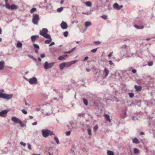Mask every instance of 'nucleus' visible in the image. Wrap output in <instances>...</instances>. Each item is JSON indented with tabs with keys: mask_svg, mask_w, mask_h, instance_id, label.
Returning a JSON list of instances; mask_svg holds the SVG:
<instances>
[{
	"mask_svg": "<svg viewBox=\"0 0 155 155\" xmlns=\"http://www.w3.org/2000/svg\"><path fill=\"white\" fill-rule=\"evenodd\" d=\"M132 72H133V73H135L136 72V70L134 69H133L132 70Z\"/></svg>",
	"mask_w": 155,
	"mask_h": 155,
	"instance_id": "58",
	"label": "nucleus"
},
{
	"mask_svg": "<svg viewBox=\"0 0 155 155\" xmlns=\"http://www.w3.org/2000/svg\"><path fill=\"white\" fill-rule=\"evenodd\" d=\"M25 105H26V106H30V105L28 104V103H25Z\"/></svg>",
	"mask_w": 155,
	"mask_h": 155,
	"instance_id": "64",
	"label": "nucleus"
},
{
	"mask_svg": "<svg viewBox=\"0 0 155 155\" xmlns=\"http://www.w3.org/2000/svg\"><path fill=\"white\" fill-rule=\"evenodd\" d=\"M20 143L21 145H22L24 147L26 145V144L25 143H24L22 142H20Z\"/></svg>",
	"mask_w": 155,
	"mask_h": 155,
	"instance_id": "40",
	"label": "nucleus"
},
{
	"mask_svg": "<svg viewBox=\"0 0 155 155\" xmlns=\"http://www.w3.org/2000/svg\"><path fill=\"white\" fill-rule=\"evenodd\" d=\"M54 139L56 141V142L57 144H58V138L57 137H54Z\"/></svg>",
	"mask_w": 155,
	"mask_h": 155,
	"instance_id": "41",
	"label": "nucleus"
},
{
	"mask_svg": "<svg viewBox=\"0 0 155 155\" xmlns=\"http://www.w3.org/2000/svg\"><path fill=\"white\" fill-rule=\"evenodd\" d=\"M113 53V52H111L108 55V57H110L112 55V54Z\"/></svg>",
	"mask_w": 155,
	"mask_h": 155,
	"instance_id": "52",
	"label": "nucleus"
},
{
	"mask_svg": "<svg viewBox=\"0 0 155 155\" xmlns=\"http://www.w3.org/2000/svg\"><path fill=\"white\" fill-rule=\"evenodd\" d=\"M32 21L35 25H38L39 18L38 15L34 14L32 16Z\"/></svg>",
	"mask_w": 155,
	"mask_h": 155,
	"instance_id": "3",
	"label": "nucleus"
},
{
	"mask_svg": "<svg viewBox=\"0 0 155 155\" xmlns=\"http://www.w3.org/2000/svg\"><path fill=\"white\" fill-rule=\"evenodd\" d=\"M41 132L43 136L45 138L47 137L49 135H54L52 131L48 129H43Z\"/></svg>",
	"mask_w": 155,
	"mask_h": 155,
	"instance_id": "1",
	"label": "nucleus"
},
{
	"mask_svg": "<svg viewBox=\"0 0 155 155\" xmlns=\"http://www.w3.org/2000/svg\"><path fill=\"white\" fill-rule=\"evenodd\" d=\"M65 67V63H61L60 65V68L61 70H62L63 68H64Z\"/></svg>",
	"mask_w": 155,
	"mask_h": 155,
	"instance_id": "19",
	"label": "nucleus"
},
{
	"mask_svg": "<svg viewBox=\"0 0 155 155\" xmlns=\"http://www.w3.org/2000/svg\"><path fill=\"white\" fill-rule=\"evenodd\" d=\"M91 25V23L90 21H87L85 23V26L86 27H88L90 26Z\"/></svg>",
	"mask_w": 155,
	"mask_h": 155,
	"instance_id": "26",
	"label": "nucleus"
},
{
	"mask_svg": "<svg viewBox=\"0 0 155 155\" xmlns=\"http://www.w3.org/2000/svg\"><path fill=\"white\" fill-rule=\"evenodd\" d=\"M12 121L16 124L21 123V121L18 118L15 117H12Z\"/></svg>",
	"mask_w": 155,
	"mask_h": 155,
	"instance_id": "7",
	"label": "nucleus"
},
{
	"mask_svg": "<svg viewBox=\"0 0 155 155\" xmlns=\"http://www.w3.org/2000/svg\"><path fill=\"white\" fill-rule=\"evenodd\" d=\"M88 59V57L87 56H86L84 58L83 61H86V60H87Z\"/></svg>",
	"mask_w": 155,
	"mask_h": 155,
	"instance_id": "53",
	"label": "nucleus"
},
{
	"mask_svg": "<svg viewBox=\"0 0 155 155\" xmlns=\"http://www.w3.org/2000/svg\"><path fill=\"white\" fill-rule=\"evenodd\" d=\"M40 64L39 63H37V66L38 67H39L40 66Z\"/></svg>",
	"mask_w": 155,
	"mask_h": 155,
	"instance_id": "63",
	"label": "nucleus"
},
{
	"mask_svg": "<svg viewBox=\"0 0 155 155\" xmlns=\"http://www.w3.org/2000/svg\"><path fill=\"white\" fill-rule=\"evenodd\" d=\"M29 83L31 84H36L38 83V80L36 78L33 77L32 78H30L29 79H27Z\"/></svg>",
	"mask_w": 155,
	"mask_h": 155,
	"instance_id": "6",
	"label": "nucleus"
},
{
	"mask_svg": "<svg viewBox=\"0 0 155 155\" xmlns=\"http://www.w3.org/2000/svg\"><path fill=\"white\" fill-rule=\"evenodd\" d=\"M52 113H50V112H48V113H45V114H45V115H47V116H49V115H51Z\"/></svg>",
	"mask_w": 155,
	"mask_h": 155,
	"instance_id": "44",
	"label": "nucleus"
},
{
	"mask_svg": "<svg viewBox=\"0 0 155 155\" xmlns=\"http://www.w3.org/2000/svg\"><path fill=\"white\" fill-rule=\"evenodd\" d=\"M67 56V55L64 54V55L59 57V60H63L66 59L65 57Z\"/></svg>",
	"mask_w": 155,
	"mask_h": 155,
	"instance_id": "15",
	"label": "nucleus"
},
{
	"mask_svg": "<svg viewBox=\"0 0 155 155\" xmlns=\"http://www.w3.org/2000/svg\"><path fill=\"white\" fill-rule=\"evenodd\" d=\"M54 62L48 63L46 61L44 64V67L45 69L47 70L51 68L54 65Z\"/></svg>",
	"mask_w": 155,
	"mask_h": 155,
	"instance_id": "4",
	"label": "nucleus"
},
{
	"mask_svg": "<svg viewBox=\"0 0 155 155\" xmlns=\"http://www.w3.org/2000/svg\"><path fill=\"white\" fill-rule=\"evenodd\" d=\"M36 111H39L40 110V108H36L35 109Z\"/></svg>",
	"mask_w": 155,
	"mask_h": 155,
	"instance_id": "54",
	"label": "nucleus"
},
{
	"mask_svg": "<svg viewBox=\"0 0 155 155\" xmlns=\"http://www.w3.org/2000/svg\"><path fill=\"white\" fill-rule=\"evenodd\" d=\"M85 4L87 6H91L92 5L91 3L89 1L86 2H85Z\"/></svg>",
	"mask_w": 155,
	"mask_h": 155,
	"instance_id": "23",
	"label": "nucleus"
},
{
	"mask_svg": "<svg viewBox=\"0 0 155 155\" xmlns=\"http://www.w3.org/2000/svg\"><path fill=\"white\" fill-rule=\"evenodd\" d=\"M153 64V62L152 61H150L148 62V65L149 66H151Z\"/></svg>",
	"mask_w": 155,
	"mask_h": 155,
	"instance_id": "46",
	"label": "nucleus"
},
{
	"mask_svg": "<svg viewBox=\"0 0 155 155\" xmlns=\"http://www.w3.org/2000/svg\"><path fill=\"white\" fill-rule=\"evenodd\" d=\"M61 26L62 29H66L68 28V25L65 22L63 21L61 24Z\"/></svg>",
	"mask_w": 155,
	"mask_h": 155,
	"instance_id": "10",
	"label": "nucleus"
},
{
	"mask_svg": "<svg viewBox=\"0 0 155 155\" xmlns=\"http://www.w3.org/2000/svg\"><path fill=\"white\" fill-rule=\"evenodd\" d=\"M113 7L114 9L119 10L123 7V6H119L117 3H115L114 4Z\"/></svg>",
	"mask_w": 155,
	"mask_h": 155,
	"instance_id": "11",
	"label": "nucleus"
},
{
	"mask_svg": "<svg viewBox=\"0 0 155 155\" xmlns=\"http://www.w3.org/2000/svg\"><path fill=\"white\" fill-rule=\"evenodd\" d=\"M36 10V8H32L30 11V12L31 13H33Z\"/></svg>",
	"mask_w": 155,
	"mask_h": 155,
	"instance_id": "33",
	"label": "nucleus"
},
{
	"mask_svg": "<svg viewBox=\"0 0 155 155\" xmlns=\"http://www.w3.org/2000/svg\"><path fill=\"white\" fill-rule=\"evenodd\" d=\"M4 6L8 9L11 10H16L18 8V6L15 4H12L10 6L9 4H7L5 5Z\"/></svg>",
	"mask_w": 155,
	"mask_h": 155,
	"instance_id": "5",
	"label": "nucleus"
},
{
	"mask_svg": "<svg viewBox=\"0 0 155 155\" xmlns=\"http://www.w3.org/2000/svg\"><path fill=\"white\" fill-rule=\"evenodd\" d=\"M98 128V127L97 126H95L94 127V131H96Z\"/></svg>",
	"mask_w": 155,
	"mask_h": 155,
	"instance_id": "38",
	"label": "nucleus"
},
{
	"mask_svg": "<svg viewBox=\"0 0 155 155\" xmlns=\"http://www.w3.org/2000/svg\"><path fill=\"white\" fill-rule=\"evenodd\" d=\"M5 62L4 61H0V70H2L4 67Z\"/></svg>",
	"mask_w": 155,
	"mask_h": 155,
	"instance_id": "12",
	"label": "nucleus"
},
{
	"mask_svg": "<svg viewBox=\"0 0 155 155\" xmlns=\"http://www.w3.org/2000/svg\"><path fill=\"white\" fill-rule=\"evenodd\" d=\"M37 122H35L33 123H32V124L33 125H37Z\"/></svg>",
	"mask_w": 155,
	"mask_h": 155,
	"instance_id": "57",
	"label": "nucleus"
},
{
	"mask_svg": "<svg viewBox=\"0 0 155 155\" xmlns=\"http://www.w3.org/2000/svg\"><path fill=\"white\" fill-rule=\"evenodd\" d=\"M75 49V48H74L73 49H71V50L68 51H67V52H64V53L65 54H70V53H71L73 51H74V49Z\"/></svg>",
	"mask_w": 155,
	"mask_h": 155,
	"instance_id": "29",
	"label": "nucleus"
},
{
	"mask_svg": "<svg viewBox=\"0 0 155 155\" xmlns=\"http://www.w3.org/2000/svg\"><path fill=\"white\" fill-rule=\"evenodd\" d=\"M52 41L51 38L47 40H45V44H50L51 42Z\"/></svg>",
	"mask_w": 155,
	"mask_h": 155,
	"instance_id": "24",
	"label": "nucleus"
},
{
	"mask_svg": "<svg viewBox=\"0 0 155 155\" xmlns=\"http://www.w3.org/2000/svg\"><path fill=\"white\" fill-rule=\"evenodd\" d=\"M68 32L67 31L64 32L63 33V35L65 37H67L68 36Z\"/></svg>",
	"mask_w": 155,
	"mask_h": 155,
	"instance_id": "34",
	"label": "nucleus"
},
{
	"mask_svg": "<svg viewBox=\"0 0 155 155\" xmlns=\"http://www.w3.org/2000/svg\"><path fill=\"white\" fill-rule=\"evenodd\" d=\"M45 55L44 54H41V58H44L45 57Z\"/></svg>",
	"mask_w": 155,
	"mask_h": 155,
	"instance_id": "51",
	"label": "nucleus"
},
{
	"mask_svg": "<svg viewBox=\"0 0 155 155\" xmlns=\"http://www.w3.org/2000/svg\"><path fill=\"white\" fill-rule=\"evenodd\" d=\"M104 117L107 121H108L109 122H111V120L110 118V117L107 114H105L104 115Z\"/></svg>",
	"mask_w": 155,
	"mask_h": 155,
	"instance_id": "16",
	"label": "nucleus"
},
{
	"mask_svg": "<svg viewBox=\"0 0 155 155\" xmlns=\"http://www.w3.org/2000/svg\"><path fill=\"white\" fill-rule=\"evenodd\" d=\"M103 19L106 20L107 18V16L105 15H103L101 17Z\"/></svg>",
	"mask_w": 155,
	"mask_h": 155,
	"instance_id": "37",
	"label": "nucleus"
},
{
	"mask_svg": "<svg viewBox=\"0 0 155 155\" xmlns=\"http://www.w3.org/2000/svg\"><path fill=\"white\" fill-rule=\"evenodd\" d=\"M12 94H7L6 93H0V98L8 100L10 99L12 97Z\"/></svg>",
	"mask_w": 155,
	"mask_h": 155,
	"instance_id": "2",
	"label": "nucleus"
},
{
	"mask_svg": "<svg viewBox=\"0 0 155 155\" xmlns=\"http://www.w3.org/2000/svg\"><path fill=\"white\" fill-rule=\"evenodd\" d=\"M39 38L38 35H33L31 37V41L32 42H35V40Z\"/></svg>",
	"mask_w": 155,
	"mask_h": 155,
	"instance_id": "13",
	"label": "nucleus"
},
{
	"mask_svg": "<svg viewBox=\"0 0 155 155\" xmlns=\"http://www.w3.org/2000/svg\"><path fill=\"white\" fill-rule=\"evenodd\" d=\"M107 154L108 155H114V153L110 150H107Z\"/></svg>",
	"mask_w": 155,
	"mask_h": 155,
	"instance_id": "22",
	"label": "nucleus"
},
{
	"mask_svg": "<svg viewBox=\"0 0 155 155\" xmlns=\"http://www.w3.org/2000/svg\"><path fill=\"white\" fill-rule=\"evenodd\" d=\"M109 62L110 65H112L113 64V62L111 61H109Z\"/></svg>",
	"mask_w": 155,
	"mask_h": 155,
	"instance_id": "56",
	"label": "nucleus"
},
{
	"mask_svg": "<svg viewBox=\"0 0 155 155\" xmlns=\"http://www.w3.org/2000/svg\"><path fill=\"white\" fill-rule=\"evenodd\" d=\"M64 7H61L59 8V12H61L63 9Z\"/></svg>",
	"mask_w": 155,
	"mask_h": 155,
	"instance_id": "45",
	"label": "nucleus"
},
{
	"mask_svg": "<svg viewBox=\"0 0 155 155\" xmlns=\"http://www.w3.org/2000/svg\"><path fill=\"white\" fill-rule=\"evenodd\" d=\"M70 133H71V131H69L68 132H66V134L67 136L69 135L70 134Z\"/></svg>",
	"mask_w": 155,
	"mask_h": 155,
	"instance_id": "50",
	"label": "nucleus"
},
{
	"mask_svg": "<svg viewBox=\"0 0 155 155\" xmlns=\"http://www.w3.org/2000/svg\"><path fill=\"white\" fill-rule=\"evenodd\" d=\"M104 72L105 74V76L104 77V78H105L107 76L109 73V71L107 68H105L104 70Z\"/></svg>",
	"mask_w": 155,
	"mask_h": 155,
	"instance_id": "17",
	"label": "nucleus"
},
{
	"mask_svg": "<svg viewBox=\"0 0 155 155\" xmlns=\"http://www.w3.org/2000/svg\"><path fill=\"white\" fill-rule=\"evenodd\" d=\"M19 124H20V125L21 127H24L25 126V124H24L22 123V122L21 121V123H19Z\"/></svg>",
	"mask_w": 155,
	"mask_h": 155,
	"instance_id": "48",
	"label": "nucleus"
},
{
	"mask_svg": "<svg viewBox=\"0 0 155 155\" xmlns=\"http://www.w3.org/2000/svg\"><path fill=\"white\" fill-rule=\"evenodd\" d=\"M8 110H5L0 112V116L3 117H5L7 114Z\"/></svg>",
	"mask_w": 155,
	"mask_h": 155,
	"instance_id": "9",
	"label": "nucleus"
},
{
	"mask_svg": "<svg viewBox=\"0 0 155 155\" xmlns=\"http://www.w3.org/2000/svg\"><path fill=\"white\" fill-rule=\"evenodd\" d=\"M48 32V30L47 28H43L40 31L39 34L41 35L44 36Z\"/></svg>",
	"mask_w": 155,
	"mask_h": 155,
	"instance_id": "8",
	"label": "nucleus"
},
{
	"mask_svg": "<svg viewBox=\"0 0 155 155\" xmlns=\"http://www.w3.org/2000/svg\"><path fill=\"white\" fill-rule=\"evenodd\" d=\"M35 52L36 54H38V49H35Z\"/></svg>",
	"mask_w": 155,
	"mask_h": 155,
	"instance_id": "61",
	"label": "nucleus"
},
{
	"mask_svg": "<svg viewBox=\"0 0 155 155\" xmlns=\"http://www.w3.org/2000/svg\"><path fill=\"white\" fill-rule=\"evenodd\" d=\"M129 95L130 97H132L134 96V94L133 93H129Z\"/></svg>",
	"mask_w": 155,
	"mask_h": 155,
	"instance_id": "47",
	"label": "nucleus"
},
{
	"mask_svg": "<svg viewBox=\"0 0 155 155\" xmlns=\"http://www.w3.org/2000/svg\"><path fill=\"white\" fill-rule=\"evenodd\" d=\"M65 66L67 67H69L71 66V65L70 62H68L65 63Z\"/></svg>",
	"mask_w": 155,
	"mask_h": 155,
	"instance_id": "31",
	"label": "nucleus"
},
{
	"mask_svg": "<svg viewBox=\"0 0 155 155\" xmlns=\"http://www.w3.org/2000/svg\"><path fill=\"white\" fill-rule=\"evenodd\" d=\"M77 61V60H74L70 62L71 65L75 64Z\"/></svg>",
	"mask_w": 155,
	"mask_h": 155,
	"instance_id": "43",
	"label": "nucleus"
},
{
	"mask_svg": "<svg viewBox=\"0 0 155 155\" xmlns=\"http://www.w3.org/2000/svg\"><path fill=\"white\" fill-rule=\"evenodd\" d=\"M27 145H28V148L30 150H31V146L30 145V144L29 143H27Z\"/></svg>",
	"mask_w": 155,
	"mask_h": 155,
	"instance_id": "39",
	"label": "nucleus"
},
{
	"mask_svg": "<svg viewBox=\"0 0 155 155\" xmlns=\"http://www.w3.org/2000/svg\"><path fill=\"white\" fill-rule=\"evenodd\" d=\"M28 56L30 58H32L33 60L35 61H37L36 59L32 55L30 54H28Z\"/></svg>",
	"mask_w": 155,
	"mask_h": 155,
	"instance_id": "28",
	"label": "nucleus"
},
{
	"mask_svg": "<svg viewBox=\"0 0 155 155\" xmlns=\"http://www.w3.org/2000/svg\"><path fill=\"white\" fill-rule=\"evenodd\" d=\"M38 59L39 61H41V59L40 58H38Z\"/></svg>",
	"mask_w": 155,
	"mask_h": 155,
	"instance_id": "62",
	"label": "nucleus"
},
{
	"mask_svg": "<svg viewBox=\"0 0 155 155\" xmlns=\"http://www.w3.org/2000/svg\"><path fill=\"white\" fill-rule=\"evenodd\" d=\"M43 37L46 38H51L50 35L49 34H48L47 33H46Z\"/></svg>",
	"mask_w": 155,
	"mask_h": 155,
	"instance_id": "27",
	"label": "nucleus"
},
{
	"mask_svg": "<svg viewBox=\"0 0 155 155\" xmlns=\"http://www.w3.org/2000/svg\"><path fill=\"white\" fill-rule=\"evenodd\" d=\"M91 130L90 129H88L87 132H88V134L89 135H91Z\"/></svg>",
	"mask_w": 155,
	"mask_h": 155,
	"instance_id": "36",
	"label": "nucleus"
},
{
	"mask_svg": "<svg viewBox=\"0 0 155 155\" xmlns=\"http://www.w3.org/2000/svg\"><path fill=\"white\" fill-rule=\"evenodd\" d=\"M4 91L3 89H2L0 90V93H2L3 92H4Z\"/></svg>",
	"mask_w": 155,
	"mask_h": 155,
	"instance_id": "59",
	"label": "nucleus"
},
{
	"mask_svg": "<svg viewBox=\"0 0 155 155\" xmlns=\"http://www.w3.org/2000/svg\"><path fill=\"white\" fill-rule=\"evenodd\" d=\"M33 46L35 48H36L37 49H39V46L37 44H34L33 45Z\"/></svg>",
	"mask_w": 155,
	"mask_h": 155,
	"instance_id": "30",
	"label": "nucleus"
},
{
	"mask_svg": "<svg viewBox=\"0 0 155 155\" xmlns=\"http://www.w3.org/2000/svg\"><path fill=\"white\" fill-rule=\"evenodd\" d=\"M94 43L95 45H99L101 43V42L99 41H95V42H94Z\"/></svg>",
	"mask_w": 155,
	"mask_h": 155,
	"instance_id": "49",
	"label": "nucleus"
},
{
	"mask_svg": "<svg viewBox=\"0 0 155 155\" xmlns=\"http://www.w3.org/2000/svg\"><path fill=\"white\" fill-rule=\"evenodd\" d=\"M64 0H61V1L60 2V3L61 4H62L64 3Z\"/></svg>",
	"mask_w": 155,
	"mask_h": 155,
	"instance_id": "60",
	"label": "nucleus"
},
{
	"mask_svg": "<svg viewBox=\"0 0 155 155\" xmlns=\"http://www.w3.org/2000/svg\"><path fill=\"white\" fill-rule=\"evenodd\" d=\"M134 26L135 27V28H137V29H143L144 28V27L143 26H138L137 25H135Z\"/></svg>",
	"mask_w": 155,
	"mask_h": 155,
	"instance_id": "21",
	"label": "nucleus"
},
{
	"mask_svg": "<svg viewBox=\"0 0 155 155\" xmlns=\"http://www.w3.org/2000/svg\"><path fill=\"white\" fill-rule=\"evenodd\" d=\"M21 111L22 112L25 114H27V111L25 109H22L21 110Z\"/></svg>",
	"mask_w": 155,
	"mask_h": 155,
	"instance_id": "35",
	"label": "nucleus"
},
{
	"mask_svg": "<svg viewBox=\"0 0 155 155\" xmlns=\"http://www.w3.org/2000/svg\"><path fill=\"white\" fill-rule=\"evenodd\" d=\"M132 141L135 143L138 144L139 143V140L136 138L133 139L132 140Z\"/></svg>",
	"mask_w": 155,
	"mask_h": 155,
	"instance_id": "18",
	"label": "nucleus"
},
{
	"mask_svg": "<svg viewBox=\"0 0 155 155\" xmlns=\"http://www.w3.org/2000/svg\"><path fill=\"white\" fill-rule=\"evenodd\" d=\"M54 45V42H52L49 45V46L50 47L53 45Z\"/></svg>",
	"mask_w": 155,
	"mask_h": 155,
	"instance_id": "55",
	"label": "nucleus"
},
{
	"mask_svg": "<svg viewBox=\"0 0 155 155\" xmlns=\"http://www.w3.org/2000/svg\"><path fill=\"white\" fill-rule=\"evenodd\" d=\"M139 152V150L137 148H134V152L135 154L138 153Z\"/></svg>",
	"mask_w": 155,
	"mask_h": 155,
	"instance_id": "25",
	"label": "nucleus"
},
{
	"mask_svg": "<svg viewBox=\"0 0 155 155\" xmlns=\"http://www.w3.org/2000/svg\"><path fill=\"white\" fill-rule=\"evenodd\" d=\"M83 101L84 104L86 105H87L88 104L87 101L85 99H83Z\"/></svg>",
	"mask_w": 155,
	"mask_h": 155,
	"instance_id": "32",
	"label": "nucleus"
},
{
	"mask_svg": "<svg viewBox=\"0 0 155 155\" xmlns=\"http://www.w3.org/2000/svg\"><path fill=\"white\" fill-rule=\"evenodd\" d=\"M97 48H95L94 49L91 50V51L92 53H95L97 51Z\"/></svg>",
	"mask_w": 155,
	"mask_h": 155,
	"instance_id": "42",
	"label": "nucleus"
},
{
	"mask_svg": "<svg viewBox=\"0 0 155 155\" xmlns=\"http://www.w3.org/2000/svg\"><path fill=\"white\" fill-rule=\"evenodd\" d=\"M134 88L136 91H140L142 89V87L140 86H137L135 85L134 86Z\"/></svg>",
	"mask_w": 155,
	"mask_h": 155,
	"instance_id": "14",
	"label": "nucleus"
},
{
	"mask_svg": "<svg viewBox=\"0 0 155 155\" xmlns=\"http://www.w3.org/2000/svg\"><path fill=\"white\" fill-rule=\"evenodd\" d=\"M22 46V44L20 41H18L17 44V47L18 48H21Z\"/></svg>",
	"mask_w": 155,
	"mask_h": 155,
	"instance_id": "20",
	"label": "nucleus"
}]
</instances>
